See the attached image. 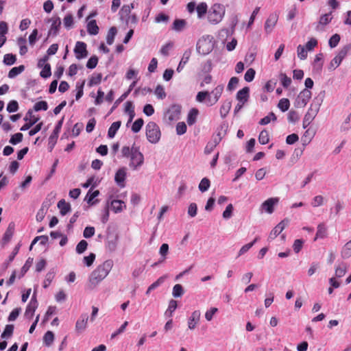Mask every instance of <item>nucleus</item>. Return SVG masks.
I'll return each instance as SVG.
<instances>
[{
  "label": "nucleus",
  "instance_id": "nucleus-10",
  "mask_svg": "<svg viewBox=\"0 0 351 351\" xmlns=\"http://www.w3.org/2000/svg\"><path fill=\"white\" fill-rule=\"evenodd\" d=\"M74 53L76 58L78 60L87 57L86 44L82 41H77L74 48Z\"/></svg>",
  "mask_w": 351,
  "mask_h": 351
},
{
  "label": "nucleus",
  "instance_id": "nucleus-8",
  "mask_svg": "<svg viewBox=\"0 0 351 351\" xmlns=\"http://www.w3.org/2000/svg\"><path fill=\"white\" fill-rule=\"evenodd\" d=\"M48 22H51V27L48 32V36H56L59 32L61 20L60 17L53 16L48 20Z\"/></svg>",
  "mask_w": 351,
  "mask_h": 351
},
{
  "label": "nucleus",
  "instance_id": "nucleus-53",
  "mask_svg": "<svg viewBox=\"0 0 351 351\" xmlns=\"http://www.w3.org/2000/svg\"><path fill=\"white\" fill-rule=\"evenodd\" d=\"M48 109V104L45 101H40L36 102L34 106V110L35 111L47 110Z\"/></svg>",
  "mask_w": 351,
  "mask_h": 351
},
{
  "label": "nucleus",
  "instance_id": "nucleus-60",
  "mask_svg": "<svg viewBox=\"0 0 351 351\" xmlns=\"http://www.w3.org/2000/svg\"><path fill=\"white\" fill-rule=\"evenodd\" d=\"M88 243L85 240L80 241L76 246V252L78 254L83 253L87 248Z\"/></svg>",
  "mask_w": 351,
  "mask_h": 351
},
{
  "label": "nucleus",
  "instance_id": "nucleus-39",
  "mask_svg": "<svg viewBox=\"0 0 351 351\" xmlns=\"http://www.w3.org/2000/svg\"><path fill=\"white\" fill-rule=\"evenodd\" d=\"M279 79L281 82V84L284 88H288L291 83V80L289 77H288L285 73H281L279 75Z\"/></svg>",
  "mask_w": 351,
  "mask_h": 351
},
{
  "label": "nucleus",
  "instance_id": "nucleus-26",
  "mask_svg": "<svg viewBox=\"0 0 351 351\" xmlns=\"http://www.w3.org/2000/svg\"><path fill=\"white\" fill-rule=\"evenodd\" d=\"M231 101H225L220 107V114L222 118H225L231 109Z\"/></svg>",
  "mask_w": 351,
  "mask_h": 351
},
{
  "label": "nucleus",
  "instance_id": "nucleus-35",
  "mask_svg": "<svg viewBox=\"0 0 351 351\" xmlns=\"http://www.w3.org/2000/svg\"><path fill=\"white\" fill-rule=\"evenodd\" d=\"M117 33V29L115 27H112L108 30L107 36H106V42L109 45H110L113 43L114 37H115Z\"/></svg>",
  "mask_w": 351,
  "mask_h": 351
},
{
  "label": "nucleus",
  "instance_id": "nucleus-29",
  "mask_svg": "<svg viewBox=\"0 0 351 351\" xmlns=\"http://www.w3.org/2000/svg\"><path fill=\"white\" fill-rule=\"evenodd\" d=\"M87 31L90 35H96L99 32V27L95 20H92L88 23Z\"/></svg>",
  "mask_w": 351,
  "mask_h": 351
},
{
  "label": "nucleus",
  "instance_id": "nucleus-7",
  "mask_svg": "<svg viewBox=\"0 0 351 351\" xmlns=\"http://www.w3.org/2000/svg\"><path fill=\"white\" fill-rule=\"evenodd\" d=\"M181 113V106L179 105H172L167 110L165 117L170 122L177 121L180 119Z\"/></svg>",
  "mask_w": 351,
  "mask_h": 351
},
{
  "label": "nucleus",
  "instance_id": "nucleus-38",
  "mask_svg": "<svg viewBox=\"0 0 351 351\" xmlns=\"http://www.w3.org/2000/svg\"><path fill=\"white\" fill-rule=\"evenodd\" d=\"M154 93L156 95V97L160 99H163L167 96L164 87L160 84L156 86L154 90Z\"/></svg>",
  "mask_w": 351,
  "mask_h": 351
},
{
  "label": "nucleus",
  "instance_id": "nucleus-46",
  "mask_svg": "<svg viewBox=\"0 0 351 351\" xmlns=\"http://www.w3.org/2000/svg\"><path fill=\"white\" fill-rule=\"evenodd\" d=\"M183 293H184V289L181 285L176 284V285H174V287L173 288V292H172L173 297H175V298L181 297L183 295Z\"/></svg>",
  "mask_w": 351,
  "mask_h": 351
},
{
  "label": "nucleus",
  "instance_id": "nucleus-37",
  "mask_svg": "<svg viewBox=\"0 0 351 351\" xmlns=\"http://www.w3.org/2000/svg\"><path fill=\"white\" fill-rule=\"evenodd\" d=\"M258 141L261 145H266L269 141V133L267 130H262L258 136Z\"/></svg>",
  "mask_w": 351,
  "mask_h": 351
},
{
  "label": "nucleus",
  "instance_id": "nucleus-3",
  "mask_svg": "<svg viewBox=\"0 0 351 351\" xmlns=\"http://www.w3.org/2000/svg\"><path fill=\"white\" fill-rule=\"evenodd\" d=\"M160 136L161 132L158 125L155 122H149L146 125V136L149 142L151 143H158Z\"/></svg>",
  "mask_w": 351,
  "mask_h": 351
},
{
  "label": "nucleus",
  "instance_id": "nucleus-52",
  "mask_svg": "<svg viewBox=\"0 0 351 351\" xmlns=\"http://www.w3.org/2000/svg\"><path fill=\"white\" fill-rule=\"evenodd\" d=\"M258 240V237H256L254 241L250 243L244 245L239 250V256H241L242 254L247 252L254 245V243Z\"/></svg>",
  "mask_w": 351,
  "mask_h": 351
},
{
  "label": "nucleus",
  "instance_id": "nucleus-49",
  "mask_svg": "<svg viewBox=\"0 0 351 351\" xmlns=\"http://www.w3.org/2000/svg\"><path fill=\"white\" fill-rule=\"evenodd\" d=\"M53 339L54 335L51 331H47L43 337V341L47 346L53 343Z\"/></svg>",
  "mask_w": 351,
  "mask_h": 351
},
{
  "label": "nucleus",
  "instance_id": "nucleus-33",
  "mask_svg": "<svg viewBox=\"0 0 351 351\" xmlns=\"http://www.w3.org/2000/svg\"><path fill=\"white\" fill-rule=\"evenodd\" d=\"M198 110L196 108H192L187 117V123L189 125H191L195 123L196 121L197 117L198 115Z\"/></svg>",
  "mask_w": 351,
  "mask_h": 351
},
{
  "label": "nucleus",
  "instance_id": "nucleus-42",
  "mask_svg": "<svg viewBox=\"0 0 351 351\" xmlns=\"http://www.w3.org/2000/svg\"><path fill=\"white\" fill-rule=\"evenodd\" d=\"M16 57L12 53H7L3 57V63L6 65H12L15 63Z\"/></svg>",
  "mask_w": 351,
  "mask_h": 351
},
{
  "label": "nucleus",
  "instance_id": "nucleus-28",
  "mask_svg": "<svg viewBox=\"0 0 351 351\" xmlns=\"http://www.w3.org/2000/svg\"><path fill=\"white\" fill-rule=\"evenodd\" d=\"M186 22L184 19H176L172 25V29L176 32H180L186 27Z\"/></svg>",
  "mask_w": 351,
  "mask_h": 351
},
{
  "label": "nucleus",
  "instance_id": "nucleus-54",
  "mask_svg": "<svg viewBox=\"0 0 351 351\" xmlns=\"http://www.w3.org/2000/svg\"><path fill=\"white\" fill-rule=\"evenodd\" d=\"M26 40L23 38H18V45L20 47V54L24 55L27 52V47L25 45Z\"/></svg>",
  "mask_w": 351,
  "mask_h": 351
},
{
  "label": "nucleus",
  "instance_id": "nucleus-19",
  "mask_svg": "<svg viewBox=\"0 0 351 351\" xmlns=\"http://www.w3.org/2000/svg\"><path fill=\"white\" fill-rule=\"evenodd\" d=\"M88 317L86 314L82 315L75 324V330L77 332L84 330L87 326Z\"/></svg>",
  "mask_w": 351,
  "mask_h": 351
},
{
  "label": "nucleus",
  "instance_id": "nucleus-30",
  "mask_svg": "<svg viewBox=\"0 0 351 351\" xmlns=\"http://www.w3.org/2000/svg\"><path fill=\"white\" fill-rule=\"evenodd\" d=\"M341 255L343 258H348L351 256V240L343 246Z\"/></svg>",
  "mask_w": 351,
  "mask_h": 351
},
{
  "label": "nucleus",
  "instance_id": "nucleus-44",
  "mask_svg": "<svg viewBox=\"0 0 351 351\" xmlns=\"http://www.w3.org/2000/svg\"><path fill=\"white\" fill-rule=\"evenodd\" d=\"M14 331V325L8 324L5 326V329L1 334V338H8L11 337Z\"/></svg>",
  "mask_w": 351,
  "mask_h": 351
},
{
  "label": "nucleus",
  "instance_id": "nucleus-25",
  "mask_svg": "<svg viewBox=\"0 0 351 351\" xmlns=\"http://www.w3.org/2000/svg\"><path fill=\"white\" fill-rule=\"evenodd\" d=\"M196 11L197 17L199 19H202L208 12V5L206 3L202 2L199 3L196 7Z\"/></svg>",
  "mask_w": 351,
  "mask_h": 351
},
{
  "label": "nucleus",
  "instance_id": "nucleus-34",
  "mask_svg": "<svg viewBox=\"0 0 351 351\" xmlns=\"http://www.w3.org/2000/svg\"><path fill=\"white\" fill-rule=\"evenodd\" d=\"M25 70L24 65H20L19 66H15L11 69L8 73L9 78H14L20 73H21Z\"/></svg>",
  "mask_w": 351,
  "mask_h": 351
},
{
  "label": "nucleus",
  "instance_id": "nucleus-63",
  "mask_svg": "<svg viewBox=\"0 0 351 351\" xmlns=\"http://www.w3.org/2000/svg\"><path fill=\"white\" fill-rule=\"evenodd\" d=\"M340 41V36L337 34L332 35L329 40V45L331 48L335 47Z\"/></svg>",
  "mask_w": 351,
  "mask_h": 351
},
{
  "label": "nucleus",
  "instance_id": "nucleus-55",
  "mask_svg": "<svg viewBox=\"0 0 351 351\" xmlns=\"http://www.w3.org/2000/svg\"><path fill=\"white\" fill-rule=\"evenodd\" d=\"M63 23L66 29H71L73 25V17L72 14H67L63 19Z\"/></svg>",
  "mask_w": 351,
  "mask_h": 351
},
{
  "label": "nucleus",
  "instance_id": "nucleus-22",
  "mask_svg": "<svg viewBox=\"0 0 351 351\" xmlns=\"http://www.w3.org/2000/svg\"><path fill=\"white\" fill-rule=\"evenodd\" d=\"M37 307H38L37 300H33L32 302H29V303L28 304V305L26 308V310L25 312V315L27 318H29V319L32 318Z\"/></svg>",
  "mask_w": 351,
  "mask_h": 351
},
{
  "label": "nucleus",
  "instance_id": "nucleus-31",
  "mask_svg": "<svg viewBox=\"0 0 351 351\" xmlns=\"http://www.w3.org/2000/svg\"><path fill=\"white\" fill-rule=\"evenodd\" d=\"M125 207L124 202L121 200H112L111 207L114 213H119L123 210V207Z\"/></svg>",
  "mask_w": 351,
  "mask_h": 351
},
{
  "label": "nucleus",
  "instance_id": "nucleus-6",
  "mask_svg": "<svg viewBox=\"0 0 351 351\" xmlns=\"http://www.w3.org/2000/svg\"><path fill=\"white\" fill-rule=\"evenodd\" d=\"M350 49V47L348 45L344 46L337 53V55L331 60L328 66L329 71H334L337 69L341 63L342 60L346 58L348 51Z\"/></svg>",
  "mask_w": 351,
  "mask_h": 351
},
{
  "label": "nucleus",
  "instance_id": "nucleus-41",
  "mask_svg": "<svg viewBox=\"0 0 351 351\" xmlns=\"http://www.w3.org/2000/svg\"><path fill=\"white\" fill-rule=\"evenodd\" d=\"M278 107L282 111L285 112L289 110L290 107L289 100L287 98L281 99L278 104Z\"/></svg>",
  "mask_w": 351,
  "mask_h": 351
},
{
  "label": "nucleus",
  "instance_id": "nucleus-15",
  "mask_svg": "<svg viewBox=\"0 0 351 351\" xmlns=\"http://www.w3.org/2000/svg\"><path fill=\"white\" fill-rule=\"evenodd\" d=\"M278 21V16L275 14L269 15L265 23V29L267 33H270L275 27Z\"/></svg>",
  "mask_w": 351,
  "mask_h": 351
},
{
  "label": "nucleus",
  "instance_id": "nucleus-40",
  "mask_svg": "<svg viewBox=\"0 0 351 351\" xmlns=\"http://www.w3.org/2000/svg\"><path fill=\"white\" fill-rule=\"evenodd\" d=\"M144 124V121L142 118L137 119L132 125V130L134 133L138 132Z\"/></svg>",
  "mask_w": 351,
  "mask_h": 351
},
{
  "label": "nucleus",
  "instance_id": "nucleus-11",
  "mask_svg": "<svg viewBox=\"0 0 351 351\" xmlns=\"http://www.w3.org/2000/svg\"><path fill=\"white\" fill-rule=\"evenodd\" d=\"M289 223L288 219H284L280 221L275 228L271 231L269 237L268 241H271L275 239L278 235H279L282 231L285 229L286 226Z\"/></svg>",
  "mask_w": 351,
  "mask_h": 351
},
{
  "label": "nucleus",
  "instance_id": "nucleus-27",
  "mask_svg": "<svg viewBox=\"0 0 351 351\" xmlns=\"http://www.w3.org/2000/svg\"><path fill=\"white\" fill-rule=\"evenodd\" d=\"M121 122L120 121L113 122L108 131V136L109 138H113L117 130L119 129L121 126Z\"/></svg>",
  "mask_w": 351,
  "mask_h": 351
},
{
  "label": "nucleus",
  "instance_id": "nucleus-13",
  "mask_svg": "<svg viewBox=\"0 0 351 351\" xmlns=\"http://www.w3.org/2000/svg\"><path fill=\"white\" fill-rule=\"evenodd\" d=\"M223 91V85H218L211 91L210 94L213 95V97L212 98L210 96V97H208V102L210 106H213L218 101V100L219 99L220 97L222 95Z\"/></svg>",
  "mask_w": 351,
  "mask_h": 351
},
{
  "label": "nucleus",
  "instance_id": "nucleus-14",
  "mask_svg": "<svg viewBox=\"0 0 351 351\" xmlns=\"http://www.w3.org/2000/svg\"><path fill=\"white\" fill-rule=\"evenodd\" d=\"M126 177V169L125 167L120 168L115 173L114 180L121 187L125 186V180Z\"/></svg>",
  "mask_w": 351,
  "mask_h": 351
},
{
  "label": "nucleus",
  "instance_id": "nucleus-17",
  "mask_svg": "<svg viewBox=\"0 0 351 351\" xmlns=\"http://www.w3.org/2000/svg\"><path fill=\"white\" fill-rule=\"evenodd\" d=\"M317 110H313L311 107L303 119L302 125L304 128H307L316 116Z\"/></svg>",
  "mask_w": 351,
  "mask_h": 351
},
{
  "label": "nucleus",
  "instance_id": "nucleus-20",
  "mask_svg": "<svg viewBox=\"0 0 351 351\" xmlns=\"http://www.w3.org/2000/svg\"><path fill=\"white\" fill-rule=\"evenodd\" d=\"M200 312L199 311H195L192 313L188 321V326L192 330L194 329L199 321Z\"/></svg>",
  "mask_w": 351,
  "mask_h": 351
},
{
  "label": "nucleus",
  "instance_id": "nucleus-43",
  "mask_svg": "<svg viewBox=\"0 0 351 351\" xmlns=\"http://www.w3.org/2000/svg\"><path fill=\"white\" fill-rule=\"evenodd\" d=\"M210 185V182L209 179L207 178H204L199 184V189L201 192H205L209 189Z\"/></svg>",
  "mask_w": 351,
  "mask_h": 351
},
{
  "label": "nucleus",
  "instance_id": "nucleus-36",
  "mask_svg": "<svg viewBox=\"0 0 351 351\" xmlns=\"http://www.w3.org/2000/svg\"><path fill=\"white\" fill-rule=\"evenodd\" d=\"M331 14H332V12H330V13L325 14L321 16L319 21V25L317 26V29H319V25H326L331 21V20L332 19Z\"/></svg>",
  "mask_w": 351,
  "mask_h": 351
},
{
  "label": "nucleus",
  "instance_id": "nucleus-12",
  "mask_svg": "<svg viewBox=\"0 0 351 351\" xmlns=\"http://www.w3.org/2000/svg\"><path fill=\"white\" fill-rule=\"evenodd\" d=\"M24 120L25 121H27L25 124H24L21 128V131H25L29 130L32 125L36 124L38 120L39 117H36L34 115H33L32 110H29L25 117L24 118Z\"/></svg>",
  "mask_w": 351,
  "mask_h": 351
},
{
  "label": "nucleus",
  "instance_id": "nucleus-64",
  "mask_svg": "<svg viewBox=\"0 0 351 351\" xmlns=\"http://www.w3.org/2000/svg\"><path fill=\"white\" fill-rule=\"evenodd\" d=\"M55 274L53 272H48L46 274L45 279L43 282V287L47 288L49 286L53 279L54 278Z\"/></svg>",
  "mask_w": 351,
  "mask_h": 351
},
{
  "label": "nucleus",
  "instance_id": "nucleus-50",
  "mask_svg": "<svg viewBox=\"0 0 351 351\" xmlns=\"http://www.w3.org/2000/svg\"><path fill=\"white\" fill-rule=\"evenodd\" d=\"M101 78L102 75L101 73L93 75L89 80V86H92L93 85L99 84L101 81Z\"/></svg>",
  "mask_w": 351,
  "mask_h": 351
},
{
  "label": "nucleus",
  "instance_id": "nucleus-61",
  "mask_svg": "<svg viewBox=\"0 0 351 351\" xmlns=\"http://www.w3.org/2000/svg\"><path fill=\"white\" fill-rule=\"evenodd\" d=\"M98 63V58L96 56H91L86 63L87 68L90 69H95Z\"/></svg>",
  "mask_w": 351,
  "mask_h": 351
},
{
  "label": "nucleus",
  "instance_id": "nucleus-47",
  "mask_svg": "<svg viewBox=\"0 0 351 351\" xmlns=\"http://www.w3.org/2000/svg\"><path fill=\"white\" fill-rule=\"evenodd\" d=\"M177 302L174 300H171L169 304L168 308L165 312V314L168 315L169 317H171L173 313L177 308Z\"/></svg>",
  "mask_w": 351,
  "mask_h": 351
},
{
  "label": "nucleus",
  "instance_id": "nucleus-16",
  "mask_svg": "<svg viewBox=\"0 0 351 351\" xmlns=\"http://www.w3.org/2000/svg\"><path fill=\"white\" fill-rule=\"evenodd\" d=\"M278 198L271 197L262 204V207L269 214L274 212V206L278 202Z\"/></svg>",
  "mask_w": 351,
  "mask_h": 351
},
{
  "label": "nucleus",
  "instance_id": "nucleus-1",
  "mask_svg": "<svg viewBox=\"0 0 351 351\" xmlns=\"http://www.w3.org/2000/svg\"><path fill=\"white\" fill-rule=\"evenodd\" d=\"M113 266L111 260H107L98 265L90 274L86 289L93 290L108 275Z\"/></svg>",
  "mask_w": 351,
  "mask_h": 351
},
{
  "label": "nucleus",
  "instance_id": "nucleus-21",
  "mask_svg": "<svg viewBox=\"0 0 351 351\" xmlns=\"http://www.w3.org/2000/svg\"><path fill=\"white\" fill-rule=\"evenodd\" d=\"M191 53H192V51L191 49H187L184 52L182 58L177 67V71L178 73L181 72L183 70V69L184 68L185 65L186 64L189 60L190 59Z\"/></svg>",
  "mask_w": 351,
  "mask_h": 351
},
{
  "label": "nucleus",
  "instance_id": "nucleus-9",
  "mask_svg": "<svg viewBox=\"0 0 351 351\" xmlns=\"http://www.w3.org/2000/svg\"><path fill=\"white\" fill-rule=\"evenodd\" d=\"M311 92L308 89L302 90L296 99L297 106L300 108L304 107L311 99Z\"/></svg>",
  "mask_w": 351,
  "mask_h": 351
},
{
  "label": "nucleus",
  "instance_id": "nucleus-4",
  "mask_svg": "<svg viewBox=\"0 0 351 351\" xmlns=\"http://www.w3.org/2000/svg\"><path fill=\"white\" fill-rule=\"evenodd\" d=\"M130 162L129 166L132 169L135 170L141 167L144 162V156L140 152L139 148L133 145V152L130 157Z\"/></svg>",
  "mask_w": 351,
  "mask_h": 351
},
{
  "label": "nucleus",
  "instance_id": "nucleus-5",
  "mask_svg": "<svg viewBox=\"0 0 351 351\" xmlns=\"http://www.w3.org/2000/svg\"><path fill=\"white\" fill-rule=\"evenodd\" d=\"M213 47L211 39L208 36L207 37L203 36L197 43V50L199 53L206 55L209 53Z\"/></svg>",
  "mask_w": 351,
  "mask_h": 351
},
{
  "label": "nucleus",
  "instance_id": "nucleus-57",
  "mask_svg": "<svg viewBox=\"0 0 351 351\" xmlns=\"http://www.w3.org/2000/svg\"><path fill=\"white\" fill-rule=\"evenodd\" d=\"M23 135L22 133H16L12 136L10 143L12 145H16L23 141Z\"/></svg>",
  "mask_w": 351,
  "mask_h": 351
},
{
  "label": "nucleus",
  "instance_id": "nucleus-2",
  "mask_svg": "<svg viewBox=\"0 0 351 351\" xmlns=\"http://www.w3.org/2000/svg\"><path fill=\"white\" fill-rule=\"evenodd\" d=\"M225 14V8L220 3L213 4L208 12V21L213 25L219 23Z\"/></svg>",
  "mask_w": 351,
  "mask_h": 351
},
{
  "label": "nucleus",
  "instance_id": "nucleus-23",
  "mask_svg": "<svg viewBox=\"0 0 351 351\" xmlns=\"http://www.w3.org/2000/svg\"><path fill=\"white\" fill-rule=\"evenodd\" d=\"M249 92L250 88L248 87H244L240 90L237 92V99L242 102V104H243L245 102L247 101V99L249 97Z\"/></svg>",
  "mask_w": 351,
  "mask_h": 351
},
{
  "label": "nucleus",
  "instance_id": "nucleus-45",
  "mask_svg": "<svg viewBox=\"0 0 351 351\" xmlns=\"http://www.w3.org/2000/svg\"><path fill=\"white\" fill-rule=\"evenodd\" d=\"M346 273V266L345 264L341 263L335 269V276L337 278L343 276Z\"/></svg>",
  "mask_w": 351,
  "mask_h": 351
},
{
  "label": "nucleus",
  "instance_id": "nucleus-32",
  "mask_svg": "<svg viewBox=\"0 0 351 351\" xmlns=\"http://www.w3.org/2000/svg\"><path fill=\"white\" fill-rule=\"evenodd\" d=\"M326 234H327L326 227L325 226V225L324 223H320L317 226V230L316 232L315 240H316L318 238L323 239L326 237Z\"/></svg>",
  "mask_w": 351,
  "mask_h": 351
},
{
  "label": "nucleus",
  "instance_id": "nucleus-58",
  "mask_svg": "<svg viewBox=\"0 0 351 351\" xmlns=\"http://www.w3.org/2000/svg\"><path fill=\"white\" fill-rule=\"evenodd\" d=\"M297 52L298 56L300 60H305L307 58V51L304 46L298 45Z\"/></svg>",
  "mask_w": 351,
  "mask_h": 351
},
{
  "label": "nucleus",
  "instance_id": "nucleus-24",
  "mask_svg": "<svg viewBox=\"0 0 351 351\" xmlns=\"http://www.w3.org/2000/svg\"><path fill=\"white\" fill-rule=\"evenodd\" d=\"M58 207L60 209V213L62 215H65L71 210V205L69 203L66 202V201L64 199L58 202Z\"/></svg>",
  "mask_w": 351,
  "mask_h": 351
},
{
  "label": "nucleus",
  "instance_id": "nucleus-59",
  "mask_svg": "<svg viewBox=\"0 0 351 351\" xmlns=\"http://www.w3.org/2000/svg\"><path fill=\"white\" fill-rule=\"evenodd\" d=\"M19 109L18 102L15 100L10 101L7 106V111L8 112H16Z\"/></svg>",
  "mask_w": 351,
  "mask_h": 351
},
{
  "label": "nucleus",
  "instance_id": "nucleus-48",
  "mask_svg": "<svg viewBox=\"0 0 351 351\" xmlns=\"http://www.w3.org/2000/svg\"><path fill=\"white\" fill-rule=\"evenodd\" d=\"M271 120H276V116L274 112H270L267 116L261 119L259 121V123L261 125H267L270 123Z\"/></svg>",
  "mask_w": 351,
  "mask_h": 351
},
{
  "label": "nucleus",
  "instance_id": "nucleus-51",
  "mask_svg": "<svg viewBox=\"0 0 351 351\" xmlns=\"http://www.w3.org/2000/svg\"><path fill=\"white\" fill-rule=\"evenodd\" d=\"M134 8V3H132L130 5H124L121 10V16H128L130 15L132 10Z\"/></svg>",
  "mask_w": 351,
  "mask_h": 351
},
{
  "label": "nucleus",
  "instance_id": "nucleus-18",
  "mask_svg": "<svg viewBox=\"0 0 351 351\" xmlns=\"http://www.w3.org/2000/svg\"><path fill=\"white\" fill-rule=\"evenodd\" d=\"M14 230H15V223L14 222H10L9 223V225L3 234V239H2L4 243H7L11 240V239L14 233Z\"/></svg>",
  "mask_w": 351,
  "mask_h": 351
},
{
  "label": "nucleus",
  "instance_id": "nucleus-62",
  "mask_svg": "<svg viewBox=\"0 0 351 351\" xmlns=\"http://www.w3.org/2000/svg\"><path fill=\"white\" fill-rule=\"evenodd\" d=\"M167 278V275H164L162 276H160L156 282H153L149 286V290H154L156 288H157L158 287H159L160 285H161L165 282V280H166Z\"/></svg>",
  "mask_w": 351,
  "mask_h": 351
},
{
  "label": "nucleus",
  "instance_id": "nucleus-56",
  "mask_svg": "<svg viewBox=\"0 0 351 351\" xmlns=\"http://www.w3.org/2000/svg\"><path fill=\"white\" fill-rule=\"evenodd\" d=\"M51 75V65L49 64H47L44 66V67H43V69L40 73V75L43 78H47L50 77Z\"/></svg>",
  "mask_w": 351,
  "mask_h": 351
}]
</instances>
